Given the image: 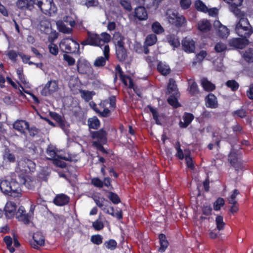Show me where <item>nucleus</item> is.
<instances>
[{"mask_svg":"<svg viewBox=\"0 0 253 253\" xmlns=\"http://www.w3.org/2000/svg\"><path fill=\"white\" fill-rule=\"evenodd\" d=\"M16 180L12 179L10 181L8 179L2 180L0 182V189L4 194L12 197H20L21 196L20 181L17 182Z\"/></svg>","mask_w":253,"mask_h":253,"instance_id":"f257e3e1","label":"nucleus"},{"mask_svg":"<svg viewBox=\"0 0 253 253\" xmlns=\"http://www.w3.org/2000/svg\"><path fill=\"white\" fill-rule=\"evenodd\" d=\"M110 35L107 33H102L100 35L88 32L87 38L81 42L83 45H89L102 48L110 42Z\"/></svg>","mask_w":253,"mask_h":253,"instance_id":"f03ea898","label":"nucleus"},{"mask_svg":"<svg viewBox=\"0 0 253 253\" xmlns=\"http://www.w3.org/2000/svg\"><path fill=\"white\" fill-rule=\"evenodd\" d=\"M92 108L101 117H106L109 116L110 111L109 108H115L116 106V98L114 96H111L109 99L102 101L99 104L98 108L94 103H90Z\"/></svg>","mask_w":253,"mask_h":253,"instance_id":"7ed1b4c3","label":"nucleus"},{"mask_svg":"<svg viewBox=\"0 0 253 253\" xmlns=\"http://www.w3.org/2000/svg\"><path fill=\"white\" fill-rule=\"evenodd\" d=\"M235 32L236 34L242 38L249 37L252 32L250 29V24L247 18L242 17L236 25Z\"/></svg>","mask_w":253,"mask_h":253,"instance_id":"20e7f679","label":"nucleus"},{"mask_svg":"<svg viewBox=\"0 0 253 253\" xmlns=\"http://www.w3.org/2000/svg\"><path fill=\"white\" fill-rule=\"evenodd\" d=\"M61 50L65 52L75 53L80 49L79 44L71 38L63 39L59 43Z\"/></svg>","mask_w":253,"mask_h":253,"instance_id":"39448f33","label":"nucleus"},{"mask_svg":"<svg viewBox=\"0 0 253 253\" xmlns=\"http://www.w3.org/2000/svg\"><path fill=\"white\" fill-rule=\"evenodd\" d=\"M34 4H36L43 13L50 16L54 14L57 10L53 1H35Z\"/></svg>","mask_w":253,"mask_h":253,"instance_id":"423d86ee","label":"nucleus"},{"mask_svg":"<svg viewBox=\"0 0 253 253\" xmlns=\"http://www.w3.org/2000/svg\"><path fill=\"white\" fill-rule=\"evenodd\" d=\"M58 88V81L50 80L45 84L41 93L43 96H48L57 91Z\"/></svg>","mask_w":253,"mask_h":253,"instance_id":"0eeeda50","label":"nucleus"},{"mask_svg":"<svg viewBox=\"0 0 253 253\" xmlns=\"http://www.w3.org/2000/svg\"><path fill=\"white\" fill-rule=\"evenodd\" d=\"M77 70L81 74L89 75L92 73V69L89 63L83 58H80L77 61Z\"/></svg>","mask_w":253,"mask_h":253,"instance_id":"6e6552de","label":"nucleus"},{"mask_svg":"<svg viewBox=\"0 0 253 253\" xmlns=\"http://www.w3.org/2000/svg\"><path fill=\"white\" fill-rule=\"evenodd\" d=\"M104 57L99 56L95 60L93 65L96 67H102L105 65L106 61L110 57V49L108 44L105 45L103 48Z\"/></svg>","mask_w":253,"mask_h":253,"instance_id":"1a4fd4ad","label":"nucleus"},{"mask_svg":"<svg viewBox=\"0 0 253 253\" xmlns=\"http://www.w3.org/2000/svg\"><path fill=\"white\" fill-rule=\"evenodd\" d=\"M44 238L42 233L37 232L33 236V239L30 241L31 246L34 249H39L44 245Z\"/></svg>","mask_w":253,"mask_h":253,"instance_id":"9d476101","label":"nucleus"},{"mask_svg":"<svg viewBox=\"0 0 253 253\" xmlns=\"http://www.w3.org/2000/svg\"><path fill=\"white\" fill-rule=\"evenodd\" d=\"M242 1H227L229 8L236 16L241 17L243 14L241 11Z\"/></svg>","mask_w":253,"mask_h":253,"instance_id":"9b49d317","label":"nucleus"},{"mask_svg":"<svg viewBox=\"0 0 253 253\" xmlns=\"http://www.w3.org/2000/svg\"><path fill=\"white\" fill-rule=\"evenodd\" d=\"M16 216L18 220L22 221L25 224H28L31 218V214L30 213H26L25 209L23 206L19 208L16 212Z\"/></svg>","mask_w":253,"mask_h":253,"instance_id":"f8f14e48","label":"nucleus"},{"mask_svg":"<svg viewBox=\"0 0 253 253\" xmlns=\"http://www.w3.org/2000/svg\"><path fill=\"white\" fill-rule=\"evenodd\" d=\"M13 127L22 134H25L29 129L28 122L23 120H17L13 124Z\"/></svg>","mask_w":253,"mask_h":253,"instance_id":"ddd939ff","label":"nucleus"},{"mask_svg":"<svg viewBox=\"0 0 253 253\" xmlns=\"http://www.w3.org/2000/svg\"><path fill=\"white\" fill-rule=\"evenodd\" d=\"M16 208L17 206L14 202L11 201L7 202L4 209L6 217L8 218L13 217L16 213Z\"/></svg>","mask_w":253,"mask_h":253,"instance_id":"4468645a","label":"nucleus"},{"mask_svg":"<svg viewBox=\"0 0 253 253\" xmlns=\"http://www.w3.org/2000/svg\"><path fill=\"white\" fill-rule=\"evenodd\" d=\"M183 50L187 53H192L195 50V42L191 38L186 37L182 41Z\"/></svg>","mask_w":253,"mask_h":253,"instance_id":"2eb2a0df","label":"nucleus"},{"mask_svg":"<svg viewBox=\"0 0 253 253\" xmlns=\"http://www.w3.org/2000/svg\"><path fill=\"white\" fill-rule=\"evenodd\" d=\"M38 28L42 33L49 34L51 33L52 28L50 21L45 18L42 19L38 25Z\"/></svg>","mask_w":253,"mask_h":253,"instance_id":"dca6fc26","label":"nucleus"},{"mask_svg":"<svg viewBox=\"0 0 253 253\" xmlns=\"http://www.w3.org/2000/svg\"><path fill=\"white\" fill-rule=\"evenodd\" d=\"M66 13L67 15L64 17L63 20L65 22H68L71 27L75 26L76 24L79 22L76 15L71 9H68Z\"/></svg>","mask_w":253,"mask_h":253,"instance_id":"f3484780","label":"nucleus"},{"mask_svg":"<svg viewBox=\"0 0 253 253\" xmlns=\"http://www.w3.org/2000/svg\"><path fill=\"white\" fill-rule=\"evenodd\" d=\"M116 71L119 74L121 80L126 85H128L130 88H133V84L131 79L128 76H124L121 68L119 65H117L115 68Z\"/></svg>","mask_w":253,"mask_h":253,"instance_id":"a211bd4d","label":"nucleus"},{"mask_svg":"<svg viewBox=\"0 0 253 253\" xmlns=\"http://www.w3.org/2000/svg\"><path fill=\"white\" fill-rule=\"evenodd\" d=\"M214 26L217 29V34L219 36L222 38H226L229 34V31L228 28L222 25L219 21H215L214 22Z\"/></svg>","mask_w":253,"mask_h":253,"instance_id":"6ab92c4d","label":"nucleus"},{"mask_svg":"<svg viewBox=\"0 0 253 253\" xmlns=\"http://www.w3.org/2000/svg\"><path fill=\"white\" fill-rule=\"evenodd\" d=\"M248 41L247 38H234L229 41V44L231 46L235 48H243L245 45L248 44Z\"/></svg>","mask_w":253,"mask_h":253,"instance_id":"aec40b11","label":"nucleus"},{"mask_svg":"<svg viewBox=\"0 0 253 253\" xmlns=\"http://www.w3.org/2000/svg\"><path fill=\"white\" fill-rule=\"evenodd\" d=\"M27 165V168L26 169H24V172L25 173H29L30 172L34 171L35 167L36 165L34 162H33L32 161L24 159L23 160H21L18 163V166H25V165Z\"/></svg>","mask_w":253,"mask_h":253,"instance_id":"412c9836","label":"nucleus"},{"mask_svg":"<svg viewBox=\"0 0 253 253\" xmlns=\"http://www.w3.org/2000/svg\"><path fill=\"white\" fill-rule=\"evenodd\" d=\"M27 168V165H25V166H18V168H17L16 169V172H18V170L19 171L21 172V174L18 175V179L19 181H20L21 183H23V184H25L26 187H27L28 188H32V187H28V183H27V179H26V174L27 173L24 172V169H26Z\"/></svg>","mask_w":253,"mask_h":253,"instance_id":"4be33fe9","label":"nucleus"},{"mask_svg":"<svg viewBox=\"0 0 253 253\" xmlns=\"http://www.w3.org/2000/svg\"><path fill=\"white\" fill-rule=\"evenodd\" d=\"M69 201V198L63 194L57 195L53 200V203L57 206H63Z\"/></svg>","mask_w":253,"mask_h":253,"instance_id":"5701e85b","label":"nucleus"},{"mask_svg":"<svg viewBox=\"0 0 253 253\" xmlns=\"http://www.w3.org/2000/svg\"><path fill=\"white\" fill-rule=\"evenodd\" d=\"M134 16L139 20H145L148 17L147 12L143 6H138L135 9Z\"/></svg>","mask_w":253,"mask_h":253,"instance_id":"b1692460","label":"nucleus"},{"mask_svg":"<svg viewBox=\"0 0 253 253\" xmlns=\"http://www.w3.org/2000/svg\"><path fill=\"white\" fill-rule=\"evenodd\" d=\"M167 93L174 95H178L179 93L175 82L172 79L169 80L167 85Z\"/></svg>","mask_w":253,"mask_h":253,"instance_id":"393cba45","label":"nucleus"},{"mask_svg":"<svg viewBox=\"0 0 253 253\" xmlns=\"http://www.w3.org/2000/svg\"><path fill=\"white\" fill-rule=\"evenodd\" d=\"M206 104L208 107L215 108L217 106L216 97L213 94H209L206 98Z\"/></svg>","mask_w":253,"mask_h":253,"instance_id":"a878e982","label":"nucleus"},{"mask_svg":"<svg viewBox=\"0 0 253 253\" xmlns=\"http://www.w3.org/2000/svg\"><path fill=\"white\" fill-rule=\"evenodd\" d=\"M194 119V116L190 113H185L183 116V121H180L179 123V126L182 128L186 127Z\"/></svg>","mask_w":253,"mask_h":253,"instance_id":"bb28decb","label":"nucleus"},{"mask_svg":"<svg viewBox=\"0 0 253 253\" xmlns=\"http://www.w3.org/2000/svg\"><path fill=\"white\" fill-rule=\"evenodd\" d=\"M211 28L210 22L206 19L200 20L198 23V29L202 32L209 31Z\"/></svg>","mask_w":253,"mask_h":253,"instance_id":"cd10ccee","label":"nucleus"},{"mask_svg":"<svg viewBox=\"0 0 253 253\" xmlns=\"http://www.w3.org/2000/svg\"><path fill=\"white\" fill-rule=\"evenodd\" d=\"M201 84L203 88L208 91H211L215 88V85L213 84L205 78L201 79Z\"/></svg>","mask_w":253,"mask_h":253,"instance_id":"c85d7f7f","label":"nucleus"},{"mask_svg":"<svg viewBox=\"0 0 253 253\" xmlns=\"http://www.w3.org/2000/svg\"><path fill=\"white\" fill-rule=\"evenodd\" d=\"M167 40L169 44L174 48L180 45V42L176 36L169 35L167 36Z\"/></svg>","mask_w":253,"mask_h":253,"instance_id":"c756f323","label":"nucleus"},{"mask_svg":"<svg viewBox=\"0 0 253 253\" xmlns=\"http://www.w3.org/2000/svg\"><path fill=\"white\" fill-rule=\"evenodd\" d=\"M159 239L161 245L159 248V251L161 252H164L168 248L169 246V242L166 239V236L163 234H161L159 235Z\"/></svg>","mask_w":253,"mask_h":253,"instance_id":"7c9ffc66","label":"nucleus"},{"mask_svg":"<svg viewBox=\"0 0 253 253\" xmlns=\"http://www.w3.org/2000/svg\"><path fill=\"white\" fill-rule=\"evenodd\" d=\"M87 123L90 128L96 129L100 126V121L96 117L88 119Z\"/></svg>","mask_w":253,"mask_h":253,"instance_id":"2f4dec72","label":"nucleus"},{"mask_svg":"<svg viewBox=\"0 0 253 253\" xmlns=\"http://www.w3.org/2000/svg\"><path fill=\"white\" fill-rule=\"evenodd\" d=\"M3 158L4 161L13 163L15 161L14 155L10 152L8 149H5L3 153Z\"/></svg>","mask_w":253,"mask_h":253,"instance_id":"473e14b6","label":"nucleus"},{"mask_svg":"<svg viewBox=\"0 0 253 253\" xmlns=\"http://www.w3.org/2000/svg\"><path fill=\"white\" fill-rule=\"evenodd\" d=\"M64 160H67L65 157L59 155L53 160V163L57 167L65 168L66 165Z\"/></svg>","mask_w":253,"mask_h":253,"instance_id":"72a5a7b5","label":"nucleus"},{"mask_svg":"<svg viewBox=\"0 0 253 253\" xmlns=\"http://www.w3.org/2000/svg\"><path fill=\"white\" fill-rule=\"evenodd\" d=\"M171 19L170 23L178 27L182 26L186 22V19L182 15H178L175 19Z\"/></svg>","mask_w":253,"mask_h":253,"instance_id":"f704fd0d","label":"nucleus"},{"mask_svg":"<svg viewBox=\"0 0 253 253\" xmlns=\"http://www.w3.org/2000/svg\"><path fill=\"white\" fill-rule=\"evenodd\" d=\"M56 24L59 31L64 34H70L72 31L71 28L67 27L66 26L63 24L61 21H58L56 23Z\"/></svg>","mask_w":253,"mask_h":253,"instance_id":"c9c22d12","label":"nucleus"},{"mask_svg":"<svg viewBox=\"0 0 253 253\" xmlns=\"http://www.w3.org/2000/svg\"><path fill=\"white\" fill-rule=\"evenodd\" d=\"M189 84V91L192 95H195L198 93L199 89L197 84L193 80H189L188 81Z\"/></svg>","mask_w":253,"mask_h":253,"instance_id":"e433bc0d","label":"nucleus"},{"mask_svg":"<svg viewBox=\"0 0 253 253\" xmlns=\"http://www.w3.org/2000/svg\"><path fill=\"white\" fill-rule=\"evenodd\" d=\"M158 70L164 75H167L169 74L170 72V69L169 66L163 63L162 62H160L157 66Z\"/></svg>","mask_w":253,"mask_h":253,"instance_id":"4c0bfd02","label":"nucleus"},{"mask_svg":"<svg viewBox=\"0 0 253 253\" xmlns=\"http://www.w3.org/2000/svg\"><path fill=\"white\" fill-rule=\"evenodd\" d=\"M157 41V37L155 34H150L146 38L144 43L145 45L152 46L155 44Z\"/></svg>","mask_w":253,"mask_h":253,"instance_id":"58836bf2","label":"nucleus"},{"mask_svg":"<svg viewBox=\"0 0 253 253\" xmlns=\"http://www.w3.org/2000/svg\"><path fill=\"white\" fill-rule=\"evenodd\" d=\"M242 56L248 62H253V49H248L243 53Z\"/></svg>","mask_w":253,"mask_h":253,"instance_id":"ea45409f","label":"nucleus"},{"mask_svg":"<svg viewBox=\"0 0 253 253\" xmlns=\"http://www.w3.org/2000/svg\"><path fill=\"white\" fill-rule=\"evenodd\" d=\"M216 228L218 230H223L225 223L223 221V217L221 215H217L215 219Z\"/></svg>","mask_w":253,"mask_h":253,"instance_id":"a19ab883","label":"nucleus"},{"mask_svg":"<svg viewBox=\"0 0 253 253\" xmlns=\"http://www.w3.org/2000/svg\"><path fill=\"white\" fill-rule=\"evenodd\" d=\"M239 194L240 192L237 189L234 190L228 197V203L230 204H236L237 203L236 198Z\"/></svg>","mask_w":253,"mask_h":253,"instance_id":"79ce46f5","label":"nucleus"},{"mask_svg":"<svg viewBox=\"0 0 253 253\" xmlns=\"http://www.w3.org/2000/svg\"><path fill=\"white\" fill-rule=\"evenodd\" d=\"M179 93L178 95L170 94V96L168 99L169 103L175 108H177L179 106V104L177 100V98L179 96Z\"/></svg>","mask_w":253,"mask_h":253,"instance_id":"37998d69","label":"nucleus"},{"mask_svg":"<svg viewBox=\"0 0 253 253\" xmlns=\"http://www.w3.org/2000/svg\"><path fill=\"white\" fill-rule=\"evenodd\" d=\"M116 55L118 59L123 61L125 60L126 57V51L124 48H116Z\"/></svg>","mask_w":253,"mask_h":253,"instance_id":"c03bdc74","label":"nucleus"},{"mask_svg":"<svg viewBox=\"0 0 253 253\" xmlns=\"http://www.w3.org/2000/svg\"><path fill=\"white\" fill-rule=\"evenodd\" d=\"M195 6L197 10L207 13L208 11V7L202 1H195Z\"/></svg>","mask_w":253,"mask_h":253,"instance_id":"a18cd8bd","label":"nucleus"},{"mask_svg":"<svg viewBox=\"0 0 253 253\" xmlns=\"http://www.w3.org/2000/svg\"><path fill=\"white\" fill-rule=\"evenodd\" d=\"M104 246L108 250H114L117 246L116 241L114 239H110L104 242Z\"/></svg>","mask_w":253,"mask_h":253,"instance_id":"49530a36","label":"nucleus"},{"mask_svg":"<svg viewBox=\"0 0 253 253\" xmlns=\"http://www.w3.org/2000/svg\"><path fill=\"white\" fill-rule=\"evenodd\" d=\"M81 97L85 101H88L92 99V95L94 94L93 91H89L87 90L80 91Z\"/></svg>","mask_w":253,"mask_h":253,"instance_id":"de8ad7c7","label":"nucleus"},{"mask_svg":"<svg viewBox=\"0 0 253 253\" xmlns=\"http://www.w3.org/2000/svg\"><path fill=\"white\" fill-rule=\"evenodd\" d=\"M3 241L4 243L6 244L7 246V249L9 251V252L11 253H13L15 251V249L13 247L11 246L12 244V239L9 236H5L4 239Z\"/></svg>","mask_w":253,"mask_h":253,"instance_id":"09e8293b","label":"nucleus"},{"mask_svg":"<svg viewBox=\"0 0 253 253\" xmlns=\"http://www.w3.org/2000/svg\"><path fill=\"white\" fill-rule=\"evenodd\" d=\"M167 19L169 22V23H170V20L171 19H175L177 18V16L179 15L178 14V13L177 11L173 9H169L167 11Z\"/></svg>","mask_w":253,"mask_h":253,"instance_id":"8fccbe9b","label":"nucleus"},{"mask_svg":"<svg viewBox=\"0 0 253 253\" xmlns=\"http://www.w3.org/2000/svg\"><path fill=\"white\" fill-rule=\"evenodd\" d=\"M224 200L222 198H218L213 203V209L215 211H219L221 207L224 205Z\"/></svg>","mask_w":253,"mask_h":253,"instance_id":"3c124183","label":"nucleus"},{"mask_svg":"<svg viewBox=\"0 0 253 253\" xmlns=\"http://www.w3.org/2000/svg\"><path fill=\"white\" fill-rule=\"evenodd\" d=\"M152 31L156 34H160L164 32V29L161 24L158 22H154L152 25Z\"/></svg>","mask_w":253,"mask_h":253,"instance_id":"603ef678","label":"nucleus"},{"mask_svg":"<svg viewBox=\"0 0 253 253\" xmlns=\"http://www.w3.org/2000/svg\"><path fill=\"white\" fill-rule=\"evenodd\" d=\"M105 131L102 129H100L99 131L93 132L92 134V136L93 138H97L102 140L104 139L105 137Z\"/></svg>","mask_w":253,"mask_h":253,"instance_id":"864d4df0","label":"nucleus"},{"mask_svg":"<svg viewBox=\"0 0 253 253\" xmlns=\"http://www.w3.org/2000/svg\"><path fill=\"white\" fill-rule=\"evenodd\" d=\"M107 197L115 204H117L120 202L119 196L115 193L109 192Z\"/></svg>","mask_w":253,"mask_h":253,"instance_id":"5fc2aeb1","label":"nucleus"},{"mask_svg":"<svg viewBox=\"0 0 253 253\" xmlns=\"http://www.w3.org/2000/svg\"><path fill=\"white\" fill-rule=\"evenodd\" d=\"M47 154L50 157L49 159H52V160L59 155L57 154L55 148L53 147L52 146H48L47 149Z\"/></svg>","mask_w":253,"mask_h":253,"instance_id":"6e6d98bb","label":"nucleus"},{"mask_svg":"<svg viewBox=\"0 0 253 253\" xmlns=\"http://www.w3.org/2000/svg\"><path fill=\"white\" fill-rule=\"evenodd\" d=\"M48 48L49 49V52L53 55L56 56L58 54L59 50L56 44L53 43H50L48 45Z\"/></svg>","mask_w":253,"mask_h":253,"instance_id":"4d7b16f0","label":"nucleus"},{"mask_svg":"<svg viewBox=\"0 0 253 253\" xmlns=\"http://www.w3.org/2000/svg\"><path fill=\"white\" fill-rule=\"evenodd\" d=\"M91 241L95 245H100L102 243L103 237L100 235H92L90 239Z\"/></svg>","mask_w":253,"mask_h":253,"instance_id":"13d9d810","label":"nucleus"},{"mask_svg":"<svg viewBox=\"0 0 253 253\" xmlns=\"http://www.w3.org/2000/svg\"><path fill=\"white\" fill-rule=\"evenodd\" d=\"M212 210L211 206L208 204H206L203 207L202 213L206 215H210L211 214Z\"/></svg>","mask_w":253,"mask_h":253,"instance_id":"bf43d9fd","label":"nucleus"},{"mask_svg":"<svg viewBox=\"0 0 253 253\" xmlns=\"http://www.w3.org/2000/svg\"><path fill=\"white\" fill-rule=\"evenodd\" d=\"M63 59L68 63L69 66L73 65L75 63V59L71 56L67 54L63 55Z\"/></svg>","mask_w":253,"mask_h":253,"instance_id":"052dcab7","label":"nucleus"},{"mask_svg":"<svg viewBox=\"0 0 253 253\" xmlns=\"http://www.w3.org/2000/svg\"><path fill=\"white\" fill-rule=\"evenodd\" d=\"M226 85L232 90H236L238 88L239 84L237 82L234 80H229L227 82Z\"/></svg>","mask_w":253,"mask_h":253,"instance_id":"680f3d73","label":"nucleus"},{"mask_svg":"<svg viewBox=\"0 0 253 253\" xmlns=\"http://www.w3.org/2000/svg\"><path fill=\"white\" fill-rule=\"evenodd\" d=\"M92 226L96 230H100L104 227L103 222L98 219L92 223Z\"/></svg>","mask_w":253,"mask_h":253,"instance_id":"e2e57ef3","label":"nucleus"},{"mask_svg":"<svg viewBox=\"0 0 253 253\" xmlns=\"http://www.w3.org/2000/svg\"><path fill=\"white\" fill-rule=\"evenodd\" d=\"M83 5L86 6L87 8L96 6L98 4V1H82L81 3Z\"/></svg>","mask_w":253,"mask_h":253,"instance_id":"0e129e2a","label":"nucleus"},{"mask_svg":"<svg viewBox=\"0 0 253 253\" xmlns=\"http://www.w3.org/2000/svg\"><path fill=\"white\" fill-rule=\"evenodd\" d=\"M18 55L21 58L22 61L25 63H28L29 65H33L34 64L33 62L29 61L30 56L27 55H25L23 53H18Z\"/></svg>","mask_w":253,"mask_h":253,"instance_id":"69168bd1","label":"nucleus"},{"mask_svg":"<svg viewBox=\"0 0 253 253\" xmlns=\"http://www.w3.org/2000/svg\"><path fill=\"white\" fill-rule=\"evenodd\" d=\"M35 1H17L16 2V6L19 8H23L24 7H27L28 4L31 3L34 4Z\"/></svg>","mask_w":253,"mask_h":253,"instance_id":"338daca9","label":"nucleus"},{"mask_svg":"<svg viewBox=\"0 0 253 253\" xmlns=\"http://www.w3.org/2000/svg\"><path fill=\"white\" fill-rule=\"evenodd\" d=\"M233 115L235 117L243 118L246 116V112L243 109H239L234 112Z\"/></svg>","mask_w":253,"mask_h":253,"instance_id":"774afa93","label":"nucleus"}]
</instances>
